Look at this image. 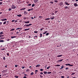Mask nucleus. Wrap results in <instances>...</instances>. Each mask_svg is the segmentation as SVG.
Returning <instances> with one entry per match:
<instances>
[{"mask_svg":"<svg viewBox=\"0 0 78 78\" xmlns=\"http://www.w3.org/2000/svg\"><path fill=\"white\" fill-rule=\"evenodd\" d=\"M14 20H12V22H14Z\"/></svg>","mask_w":78,"mask_h":78,"instance_id":"nucleus-62","label":"nucleus"},{"mask_svg":"<svg viewBox=\"0 0 78 78\" xmlns=\"http://www.w3.org/2000/svg\"><path fill=\"white\" fill-rule=\"evenodd\" d=\"M61 78H64V76H61Z\"/></svg>","mask_w":78,"mask_h":78,"instance_id":"nucleus-41","label":"nucleus"},{"mask_svg":"<svg viewBox=\"0 0 78 78\" xmlns=\"http://www.w3.org/2000/svg\"><path fill=\"white\" fill-rule=\"evenodd\" d=\"M17 16H18V17H21L22 16V15H17Z\"/></svg>","mask_w":78,"mask_h":78,"instance_id":"nucleus-19","label":"nucleus"},{"mask_svg":"<svg viewBox=\"0 0 78 78\" xmlns=\"http://www.w3.org/2000/svg\"><path fill=\"white\" fill-rule=\"evenodd\" d=\"M2 23L0 22V25H2Z\"/></svg>","mask_w":78,"mask_h":78,"instance_id":"nucleus-63","label":"nucleus"},{"mask_svg":"<svg viewBox=\"0 0 78 78\" xmlns=\"http://www.w3.org/2000/svg\"><path fill=\"white\" fill-rule=\"evenodd\" d=\"M63 61V59H62V60H58V62H61L62 61Z\"/></svg>","mask_w":78,"mask_h":78,"instance_id":"nucleus-18","label":"nucleus"},{"mask_svg":"<svg viewBox=\"0 0 78 78\" xmlns=\"http://www.w3.org/2000/svg\"><path fill=\"white\" fill-rule=\"evenodd\" d=\"M15 30V29H11V31H14Z\"/></svg>","mask_w":78,"mask_h":78,"instance_id":"nucleus-32","label":"nucleus"},{"mask_svg":"<svg viewBox=\"0 0 78 78\" xmlns=\"http://www.w3.org/2000/svg\"><path fill=\"white\" fill-rule=\"evenodd\" d=\"M16 8V7H15V6H14V5H13L12 6V9H15V8Z\"/></svg>","mask_w":78,"mask_h":78,"instance_id":"nucleus-2","label":"nucleus"},{"mask_svg":"<svg viewBox=\"0 0 78 78\" xmlns=\"http://www.w3.org/2000/svg\"><path fill=\"white\" fill-rule=\"evenodd\" d=\"M40 37H42V34H40Z\"/></svg>","mask_w":78,"mask_h":78,"instance_id":"nucleus-26","label":"nucleus"},{"mask_svg":"<svg viewBox=\"0 0 78 78\" xmlns=\"http://www.w3.org/2000/svg\"><path fill=\"white\" fill-rule=\"evenodd\" d=\"M3 59H4V60H5V57H4L3 58Z\"/></svg>","mask_w":78,"mask_h":78,"instance_id":"nucleus-42","label":"nucleus"},{"mask_svg":"<svg viewBox=\"0 0 78 78\" xmlns=\"http://www.w3.org/2000/svg\"><path fill=\"white\" fill-rule=\"evenodd\" d=\"M6 22H7V21H5V22L3 23V25H5V24H6Z\"/></svg>","mask_w":78,"mask_h":78,"instance_id":"nucleus-21","label":"nucleus"},{"mask_svg":"<svg viewBox=\"0 0 78 78\" xmlns=\"http://www.w3.org/2000/svg\"><path fill=\"white\" fill-rule=\"evenodd\" d=\"M48 74H50V73H51V72H48L47 73Z\"/></svg>","mask_w":78,"mask_h":78,"instance_id":"nucleus-28","label":"nucleus"},{"mask_svg":"<svg viewBox=\"0 0 78 78\" xmlns=\"http://www.w3.org/2000/svg\"><path fill=\"white\" fill-rule=\"evenodd\" d=\"M4 42L3 40H1L0 41V42Z\"/></svg>","mask_w":78,"mask_h":78,"instance_id":"nucleus-23","label":"nucleus"},{"mask_svg":"<svg viewBox=\"0 0 78 78\" xmlns=\"http://www.w3.org/2000/svg\"><path fill=\"white\" fill-rule=\"evenodd\" d=\"M28 11H31V9H29L28 10Z\"/></svg>","mask_w":78,"mask_h":78,"instance_id":"nucleus-54","label":"nucleus"},{"mask_svg":"<svg viewBox=\"0 0 78 78\" xmlns=\"http://www.w3.org/2000/svg\"><path fill=\"white\" fill-rule=\"evenodd\" d=\"M47 72L46 71H44V74H47Z\"/></svg>","mask_w":78,"mask_h":78,"instance_id":"nucleus-20","label":"nucleus"},{"mask_svg":"<svg viewBox=\"0 0 78 78\" xmlns=\"http://www.w3.org/2000/svg\"><path fill=\"white\" fill-rule=\"evenodd\" d=\"M23 69H25V67H22Z\"/></svg>","mask_w":78,"mask_h":78,"instance_id":"nucleus-60","label":"nucleus"},{"mask_svg":"<svg viewBox=\"0 0 78 78\" xmlns=\"http://www.w3.org/2000/svg\"><path fill=\"white\" fill-rule=\"evenodd\" d=\"M18 65H16L15 66V67H18Z\"/></svg>","mask_w":78,"mask_h":78,"instance_id":"nucleus-47","label":"nucleus"},{"mask_svg":"<svg viewBox=\"0 0 78 78\" xmlns=\"http://www.w3.org/2000/svg\"><path fill=\"white\" fill-rule=\"evenodd\" d=\"M50 3L51 4H53V2H50Z\"/></svg>","mask_w":78,"mask_h":78,"instance_id":"nucleus-35","label":"nucleus"},{"mask_svg":"<svg viewBox=\"0 0 78 78\" xmlns=\"http://www.w3.org/2000/svg\"><path fill=\"white\" fill-rule=\"evenodd\" d=\"M25 23H30V22L29 21H27L26 22H25Z\"/></svg>","mask_w":78,"mask_h":78,"instance_id":"nucleus-25","label":"nucleus"},{"mask_svg":"<svg viewBox=\"0 0 78 78\" xmlns=\"http://www.w3.org/2000/svg\"><path fill=\"white\" fill-rule=\"evenodd\" d=\"M15 78H19V76H15Z\"/></svg>","mask_w":78,"mask_h":78,"instance_id":"nucleus-34","label":"nucleus"},{"mask_svg":"<svg viewBox=\"0 0 78 78\" xmlns=\"http://www.w3.org/2000/svg\"><path fill=\"white\" fill-rule=\"evenodd\" d=\"M47 33V31H44V33H43V34H46Z\"/></svg>","mask_w":78,"mask_h":78,"instance_id":"nucleus-27","label":"nucleus"},{"mask_svg":"<svg viewBox=\"0 0 78 78\" xmlns=\"http://www.w3.org/2000/svg\"><path fill=\"white\" fill-rule=\"evenodd\" d=\"M24 14H28V12H27L26 11H25L24 12Z\"/></svg>","mask_w":78,"mask_h":78,"instance_id":"nucleus-7","label":"nucleus"},{"mask_svg":"<svg viewBox=\"0 0 78 78\" xmlns=\"http://www.w3.org/2000/svg\"><path fill=\"white\" fill-rule=\"evenodd\" d=\"M60 4V5H63L62 2H61Z\"/></svg>","mask_w":78,"mask_h":78,"instance_id":"nucleus-45","label":"nucleus"},{"mask_svg":"<svg viewBox=\"0 0 78 78\" xmlns=\"http://www.w3.org/2000/svg\"><path fill=\"white\" fill-rule=\"evenodd\" d=\"M37 31H34V33H37Z\"/></svg>","mask_w":78,"mask_h":78,"instance_id":"nucleus-38","label":"nucleus"},{"mask_svg":"<svg viewBox=\"0 0 78 78\" xmlns=\"http://www.w3.org/2000/svg\"><path fill=\"white\" fill-rule=\"evenodd\" d=\"M16 37V36H12V37H11V38L12 39H13V38H15Z\"/></svg>","mask_w":78,"mask_h":78,"instance_id":"nucleus-8","label":"nucleus"},{"mask_svg":"<svg viewBox=\"0 0 78 78\" xmlns=\"http://www.w3.org/2000/svg\"><path fill=\"white\" fill-rule=\"evenodd\" d=\"M31 4H29L28 5V6H31Z\"/></svg>","mask_w":78,"mask_h":78,"instance_id":"nucleus-48","label":"nucleus"},{"mask_svg":"<svg viewBox=\"0 0 78 78\" xmlns=\"http://www.w3.org/2000/svg\"><path fill=\"white\" fill-rule=\"evenodd\" d=\"M40 71H43V69H41Z\"/></svg>","mask_w":78,"mask_h":78,"instance_id":"nucleus-46","label":"nucleus"},{"mask_svg":"<svg viewBox=\"0 0 78 78\" xmlns=\"http://www.w3.org/2000/svg\"><path fill=\"white\" fill-rule=\"evenodd\" d=\"M50 66H49L47 68V69H49L50 68Z\"/></svg>","mask_w":78,"mask_h":78,"instance_id":"nucleus-44","label":"nucleus"},{"mask_svg":"<svg viewBox=\"0 0 78 78\" xmlns=\"http://www.w3.org/2000/svg\"><path fill=\"white\" fill-rule=\"evenodd\" d=\"M61 56H62V55H59L57 56V57H61Z\"/></svg>","mask_w":78,"mask_h":78,"instance_id":"nucleus-17","label":"nucleus"},{"mask_svg":"<svg viewBox=\"0 0 78 78\" xmlns=\"http://www.w3.org/2000/svg\"><path fill=\"white\" fill-rule=\"evenodd\" d=\"M30 25H32V24H29V25H26V27H30Z\"/></svg>","mask_w":78,"mask_h":78,"instance_id":"nucleus-10","label":"nucleus"},{"mask_svg":"<svg viewBox=\"0 0 78 78\" xmlns=\"http://www.w3.org/2000/svg\"><path fill=\"white\" fill-rule=\"evenodd\" d=\"M65 8H66V9H67V8H69L67 6H66L65 7H64Z\"/></svg>","mask_w":78,"mask_h":78,"instance_id":"nucleus-22","label":"nucleus"},{"mask_svg":"<svg viewBox=\"0 0 78 78\" xmlns=\"http://www.w3.org/2000/svg\"><path fill=\"white\" fill-rule=\"evenodd\" d=\"M40 66H41V65H38L36 66V67H40Z\"/></svg>","mask_w":78,"mask_h":78,"instance_id":"nucleus-9","label":"nucleus"},{"mask_svg":"<svg viewBox=\"0 0 78 78\" xmlns=\"http://www.w3.org/2000/svg\"><path fill=\"white\" fill-rule=\"evenodd\" d=\"M6 50V49L5 48H3L2 49V50Z\"/></svg>","mask_w":78,"mask_h":78,"instance_id":"nucleus-40","label":"nucleus"},{"mask_svg":"<svg viewBox=\"0 0 78 78\" xmlns=\"http://www.w3.org/2000/svg\"><path fill=\"white\" fill-rule=\"evenodd\" d=\"M29 71H30V69H27L26 72H29Z\"/></svg>","mask_w":78,"mask_h":78,"instance_id":"nucleus-29","label":"nucleus"},{"mask_svg":"<svg viewBox=\"0 0 78 78\" xmlns=\"http://www.w3.org/2000/svg\"><path fill=\"white\" fill-rule=\"evenodd\" d=\"M23 19L26 20V19H27V18L26 17H24L23 18Z\"/></svg>","mask_w":78,"mask_h":78,"instance_id":"nucleus-50","label":"nucleus"},{"mask_svg":"<svg viewBox=\"0 0 78 78\" xmlns=\"http://www.w3.org/2000/svg\"><path fill=\"white\" fill-rule=\"evenodd\" d=\"M50 19V18H46L44 20L46 21V20H49Z\"/></svg>","mask_w":78,"mask_h":78,"instance_id":"nucleus-11","label":"nucleus"},{"mask_svg":"<svg viewBox=\"0 0 78 78\" xmlns=\"http://www.w3.org/2000/svg\"><path fill=\"white\" fill-rule=\"evenodd\" d=\"M56 3H57V2H58L57 0H55L54 1Z\"/></svg>","mask_w":78,"mask_h":78,"instance_id":"nucleus-37","label":"nucleus"},{"mask_svg":"<svg viewBox=\"0 0 78 78\" xmlns=\"http://www.w3.org/2000/svg\"><path fill=\"white\" fill-rule=\"evenodd\" d=\"M55 17L54 16H51L50 17V19L51 20H53V19H54V18H55Z\"/></svg>","mask_w":78,"mask_h":78,"instance_id":"nucleus-4","label":"nucleus"},{"mask_svg":"<svg viewBox=\"0 0 78 78\" xmlns=\"http://www.w3.org/2000/svg\"><path fill=\"white\" fill-rule=\"evenodd\" d=\"M3 34V32H2L0 33V34Z\"/></svg>","mask_w":78,"mask_h":78,"instance_id":"nucleus-33","label":"nucleus"},{"mask_svg":"<svg viewBox=\"0 0 78 78\" xmlns=\"http://www.w3.org/2000/svg\"><path fill=\"white\" fill-rule=\"evenodd\" d=\"M38 1V0H34V3H37Z\"/></svg>","mask_w":78,"mask_h":78,"instance_id":"nucleus-14","label":"nucleus"},{"mask_svg":"<svg viewBox=\"0 0 78 78\" xmlns=\"http://www.w3.org/2000/svg\"><path fill=\"white\" fill-rule=\"evenodd\" d=\"M19 33H20L19 32H17L16 33V34H19Z\"/></svg>","mask_w":78,"mask_h":78,"instance_id":"nucleus-53","label":"nucleus"},{"mask_svg":"<svg viewBox=\"0 0 78 78\" xmlns=\"http://www.w3.org/2000/svg\"><path fill=\"white\" fill-rule=\"evenodd\" d=\"M26 9V8H22L21 9H20V11H22V10H24L25 9Z\"/></svg>","mask_w":78,"mask_h":78,"instance_id":"nucleus-15","label":"nucleus"},{"mask_svg":"<svg viewBox=\"0 0 78 78\" xmlns=\"http://www.w3.org/2000/svg\"><path fill=\"white\" fill-rule=\"evenodd\" d=\"M54 14H55L54 13H52L51 14V15H52V16H53V15H54Z\"/></svg>","mask_w":78,"mask_h":78,"instance_id":"nucleus-52","label":"nucleus"},{"mask_svg":"<svg viewBox=\"0 0 78 78\" xmlns=\"http://www.w3.org/2000/svg\"><path fill=\"white\" fill-rule=\"evenodd\" d=\"M58 11H56L55 12V13H56V12H57Z\"/></svg>","mask_w":78,"mask_h":78,"instance_id":"nucleus-57","label":"nucleus"},{"mask_svg":"<svg viewBox=\"0 0 78 78\" xmlns=\"http://www.w3.org/2000/svg\"><path fill=\"white\" fill-rule=\"evenodd\" d=\"M66 66H73V65H70L69 63H68L66 64Z\"/></svg>","mask_w":78,"mask_h":78,"instance_id":"nucleus-1","label":"nucleus"},{"mask_svg":"<svg viewBox=\"0 0 78 78\" xmlns=\"http://www.w3.org/2000/svg\"><path fill=\"white\" fill-rule=\"evenodd\" d=\"M40 74H41V75H42V74H43V73L42 72V73H41Z\"/></svg>","mask_w":78,"mask_h":78,"instance_id":"nucleus-61","label":"nucleus"},{"mask_svg":"<svg viewBox=\"0 0 78 78\" xmlns=\"http://www.w3.org/2000/svg\"><path fill=\"white\" fill-rule=\"evenodd\" d=\"M48 34H49V33H47L46 34V36H48Z\"/></svg>","mask_w":78,"mask_h":78,"instance_id":"nucleus-36","label":"nucleus"},{"mask_svg":"<svg viewBox=\"0 0 78 78\" xmlns=\"http://www.w3.org/2000/svg\"><path fill=\"white\" fill-rule=\"evenodd\" d=\"M44 28H41V29L40 30H41V31H42V30H44Z\"/></svg>","mask_w":78,"mask_h":78,"instance_id":"nucleus-31","label":"nucleus"},{"mask_svg":"<svg viewBox=\"0 0 78 78\" xmlns=\"http://www.w3.org/2000/svg\"><path fill=\"white\" fill-rule=\"evenodd\" d=\"M75 73H73L71 75H75Z\"/></svg>","mask_w":78,"mask_h":78,"instance_id":"nucleus-30","label":"nucleus"},{"mask_svg":"<svg viewBox=\"0 0 78 78\" xmlns=\"http://www.w3.org/2000/svg\"><path fill=\"white\" fill-rule=\"evenodd\" d=\"M61 68L62 69V68H64V66H62Z\"/></svg>","mask_w":78,"mask_h":78,"instance_id":"nucleus-55","label":"nucleus"},{"mask_svg":"<svg viewBox=\"0 0 78 78\" xmlns=\"http://www.w3.org/2000/svg\"><path fill=\"white\" fill-rule=\"evenodd\" d=\"M30 75H34V73H33V72H32L31 74H30Z\"/></svg>","mask_w":78,"mask_h":78,"instance_id":"nucleus-24","label":"nucleus"},{"mask_svg":"<svg viewBox=\"0 0 78 78\" xmlns=\"http://www.w3.org/2000/svg\"><path fill=\"white\" fill-rule=\"evenodd\" d=\"M11 9H11V8H9V9L8 10L9 11H11Z\"/></svg>","mask_w":78,"mask_h":78,"instance_id":"nucleus-43","label":"nucleus"},{"mask_svg":"<svg viewBox=\"0 0 78 78\" xmlns=\"http://www.w3.org/2000/svg\"><path fill=\"white\" fill-rule=\"evenodd\" d=\"M31 19H34V18L33 17H32Z\"/></svg>","mask_w":78,"mask_h":78,"instance_id":"nucleus-59","label":"nucleus"},{"mask_svg":"<svg viewBox=\"0 0 78 78\" xmlns=\"http://www.w3.org/2000/svg\"><path fill=\"white\" fill-rule=\"evenodd\" d=\"M35 72H38V70H37L35 71Z\"/></svg>","mask_w":78,"mask_h":78,"instance_id":"nucleus-49","label":"nucleus"},{"mask_svg":"<svg viewBox=\"0 0 78 78\" xmlns=\"http://www.w3.org/2000/svg\"><path fill=\"white\" fill-rule=\"evenodd\" d=\"M30 28L28 29H26L24 30V31H28V30H30Z\"/></svg>","mask_w":78,"mask_h":78,"instance_id":"nucleus-13","label":"nucleus"},{"mask_svg":"<svg viewBox=\"0 0 78 78\" xmlns=\"http://www.w3.org/2000/svg\"><path fill=\"white\" fill-rule=\"evenodd\" d=\"M78 4H76V3H75L74 4V6H75V7H76V6H78Z\"/></svg>","mask_w":78,"mask_h":78,"instance_id":"nucleus-5","label":"nucleus"},{"mask_svg":"<svg viewBox=\"0 0 78 78\" xmlns=\"http://www.w3.org/2000/svg\"><path fill=\"white\" fill-rule=\"evenodd\" d=\"M7 55H8V56H9V53H7Z\"/></svg>","mask_w":78,"mask_h":78,"instance_id":"nucleus-56","label":"nucleus"},{"mask_svg":"<svg viewBox=\"0 0 78 78\" xmlns=\"http://www.w3.org/2000/svg\"><path fill=\"white\" fill-rule=\"evenodd\" d=\"M2 2H0V5H2Z\"/></svg>","mask_w":78,"mask_h":78,"instance_id":"nucleus-51","label":"nucleus"},{"mask_svg":"<svg viewBox=\"0 0 78 78\" xmlns=\"http://www.w3.org/2000/svg\"><path fill=\"white\" fill-rule=\"evenodd\" d=\"M60 66V65H57L55 66V67H59Z\"/></svg>","mask_w":78,"mask_h":78,"instance_id":"nucleus-16","label":"nucleus"},{"mask_svg":"<svg viewBox=\"0 0 78 78\" xmlns=\"http://www.w3.org/2000/svg\"><path fill=\"white\" fill-rule=\"evenodd\" d=\"M68 69H69V68H66V70H68Z\"/></svg>","mask_w":78,"mask_h":78,"instance_id":"nucleus-58","label":"nucleus"},{"mask_svg":"<svg viewBox=\"0 0 78 78\" xmlns=\"http://www.w3.org/2000/svg\"><path fill=\"white\" fill-rule=\"evenodd\" d=\"M22 28H17L16 30H21Z\"/></svg>","mask_w":78,"mask_h":78,"instance_id":"nucleus-12","label":"nucleus"},{"mask_svg":"<svg viewBox=\"0 0 78 78\" xmlns=\"http://www.w3.org/2000/svg\"><path fill=\"white\" fill-rule=\"evenodd\" d=\"M1 21H5V20H7V19H4L1 20Z\"/></svg>","mask_w":78,"mask_h":78,"instance_id":"nucleus-3","label":"nucleus"},{"mask_svg":"<svg viewBox=\"0 0 78 78\" xmlns=\"http://www.w3.org/2000/svg\"><path fill=\"white\" fill-rule=\"evenodd\" d=\"M65 4L66 5H70V4H69L68 3L66 2H65Z\"/></svg>","mask_w":78,"mask_h":78,"instance_id":"nucleus-6","label":"nucleus"},{"mask_svg":"<svg viewBox=\"0 0 78 78\" xmlns=\"http://www.w3.org/2000/svg\"><path fill=\"white\" fill-rule=\"evenodd\" d=\"M34 6H35V5H34V4H32V7H34Z\"/></svg>","mask_w":78,"mask_h":78,"instance_id":"nucleus-39","label":"nucleus"},{"mask_svg":"<svg viewBox=\"0 0 78 78\" xmlns=\"http://www.w3.org/2000/svg\"><path fill=\"white\" fill-rule=\"evenodd\" d=\"M23 78H27V77H26V76H24V77H23Z\"/></svg>","mask_w":78,"mask_h":78,"instance_id":"nucleus-64","label":"nucleus"}]
</instances>
